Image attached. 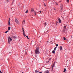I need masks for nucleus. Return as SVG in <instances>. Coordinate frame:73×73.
Here are the masks:
<instances>
[{
    "instance_id": "obj_1",
    "label": "nucleus",
    "mask_w": 73,
    "mask_h": 73,
    "mask_svg": "<svg viewBox=\"0 0 73 73\" xmlns=\"http://www.w3.org/2000/svg\"><path fill=\"white\" fill-rule=\"evenodd\" d=\"M35 53L36 54H39L40 53V52L38 50V47L36 48V49L35 50Z\"/></svg>"
},
{
    "instance_id": "obj_2",
    "label": "nucleus",
    "mask_w": 73,
    "mask_h": 73,
    "mask_svg": "<svg viewBox=\"0 0 73 73\" xmlns=\"http://www.w3.org/2000/svg\"><path fill=\"white\" fill-rule=\"evenodd\" d=\"M8 40L9 44H10V41H12V39L11 38L10 36H9V37L8 38Z\"/></svg>"
},
{
    "instance_id": "obj_3",
    "label": "nucleus",
    "mask_w": 73,
    "mask_h": 73,
    "mask_svg": "<svg viewBox=\"0 0 73 73\" xmlns=\"http://www.w3.org/2000/svg\"><path fill=\"white\" fill-rule=\"evenodd\" d=\"M63 9V5H61L60 6V11H62Z\"/></svg>"
},
{
    "instance_id": "obj_4",
    "label": "nucleus",
    "mask_w": 73,
    "mask_h": 73,
    "mask_svg": "<svg viewBox=\"0 0 73 73\" xmlns=\"http://www.w3.org/2000/svg\"><path fill=\"white\" fill-rule=\"evenodd\" d=\"M15 22L16 23H17V24H19V21H18V20H17V19L15 18Z\"/></svg>"
},
{
    "instance_id": "obj_5",
    "label": "nucleus",
    "mask_w": 73,
    "mask_h": 73,
    "mask_svg": "<svg viewBox=\"0 0 73 73\" xmlns=\"http://www.w3.org/2000/svg\"><path fill=\"white\" fill-rule=\"evenodd\" d=\"M58 19L59 22L60 23H61V20L60 19L59 17H58Z\"/></svg>"
},
{
    "instance_id": "obj_6",
    "label": "nucleus",
    "mask_w": 73,
    "mask_h": 73,
    "mask_svg": "<svg viewBox=\"0 0 73 73\" xmlns=\"http://www.w3.org/2000/svg\"><path fill=\"white\" fill-rule=\"evenodd\" d=\"M60 50H62V46H60Z\"/></svg>"
},
{
    "instance_id": "obj_7",
    "label": "nucleus",
    "mask_w": 73,
    "mask_h": 73,
    "mask_svg": "<svg viewBox=\"0 0 73 73\" xmlns=\"http://www.w3.org/2000/svg\"><path fill=\"white\" fill-rule=\"evenodd\" d=\"M56 63H55V62H54V63L53 64V65H52V68H53L54 67V66H55V64Z\"/></svg>"
},
{
    "instance_id": "obj_8",
    "label": "nucleus",
    "mask_w": 73,
    "mask_h": 73,
    "mask_svg": "<svg viewBox=\"0 0 73 73\" xmlns=\"http://www.w3.org/2000/svg\"><path fill=\"white\" fill-rule=\"evenodd\" d=\"M23 35L24 37H25V36H26V35H25V32H24V33H23Z\"/></svg>"
},
{
    "instance_id": "obj_9",
    "label": "nucleus",
    "mask_w": 73,
    "mask_h": 73,
    "mask_svg": "<svg viewBox=\"0 0 73 73\" xmlns=\"http://www.w3.org/2000/svg\"><path fill=\"white\" fill-rule=\"evenodd\" d=\"M44 73H49V71L48 70L46 71Z\"/></svg>"
},
{
    "instance_id": "obj_10",
    "label": "nucleus",
    "mask_w": 73,
    "mask_h": 73,
    "mask_svg": "<svg viewBox=\"0 0 73 73\" xmlns=\"http://www.w3.org/2000/svg\"><path fill=\"white\" fill-rule=\"evenodd\" d=\"M66 26H64V29H66Z\"/></svg>"
},
{
    "instance_id": "obj_11",
    "label": "nucleus",
    "mask_w": 73,
    "mask_h": 73,
    "mask_svg": "<svg viewBox=\"0 0 73 73\" xmlns=\"http://www.w3.org/2000/svg\"><path fill=\"white\" fill-rule=\"evenodd\" d=\"M66 68H65L64 69V71H63V72H65L66 71Z\"/></svg>"
},
{
    "instance_id": "obj_12",
    "label": "nucleus",
    "mask_w": 73,
    "mask_h": 73,
    "mask_svg": "<svg viewBox=\"0 0 73 73\" xmlns=\"http://www.w3.org/2000/svg\"><path fill=\"white\" fill-rule=\"evenodd\" d=\"M55 50H53L52 52V53H55V51H54Z\"/></svg>"
},
{
    "instance_id": "obj_13",
    "label": "nucleus",
    "mask_w": 73,
    "mask_h": 73,
    "mask_svg": "<svg viewBox=\"0 0 73 73\" xmlns=\"http://www.w3.org/2000/svg\"><path fill=\"white\" fill-rule=\"evenodd\" d=\"M25 23V21L24 20H23L22 24H24Z\"/></svg>"
},
{
    "instance_id": "obj_14",
    "label": "nucleus",
    "mask_w": 73,
    "mask_h": 73,
    "mask_svg": "<svg viewBox=\"0 0 73 73\" xmlns=\"http://www.w3.org/2000/svg\"><path fill=\"white\" fill-rule=\"evenodd\" d=\"M57 48V47H56L54 48V50H56V48Z\"/></svg>"
},
{
    "instance_id": "obj_15",
    "label": "nucleus",
    "mask_w": 73,
    "mask_h": 73,
    "mask_svg": "<svg viewBox=\"0 0 73 73\" xmlns=\"http://www.w3.org/2000/svg\"><path fill=\"white\" fill-rule=\"evenodd\" d=\"M8 30L9 31V30H10V29H11V27H8Z\"/></svg>"
},
{
    "instance_id": "obj_16",
    "label": "nucleus",
    "mask_w": 73,
    "mask_h": 73,
    "mask_svg": "<svg viewBox=\"0 0 73 73\" xmlns=\"http://www.w3.org/2000/svg\"><path fill=\"white\" fill-rule=\"evenodd\" d=\"M28 10H27L25 12L26 13H28Z\"/></svg>"
},
{
    "instance_id": "obj_17",
    "label": "nucleus",
    "mask_w": 73,
    "mask_h": 73,
    "mask_svg": "<svg viewBox=\"0 0 73 73\" xmlns=\"http://www.w3.org/2000/svg\"><path fill=\"white\" fill-rule=\"evenodd\" d=\"M8 25H10V21H9L8 22Z\"/></svg>"
},
{
    "instance_id": "obj_18",
    "label": "nucleus",
    "mask_w": 73,
    "mask_h": 73,
    "mask_svg": "<svg viewBox=\"0 0 73 73\" xmlns=\"http://www.w3.org/2000/svg\"><path fill=\"white\" fill-rule=\"evenodd\" d=\"M26 37L27 39H28V40H29V38L28 36H26Z\"/></svg>"
},
{
    "instance_id": "obj_19",
    "label": "nucleus",
    "mask_w": 73,
    "mask_h": 73,
    "mask_svg": "<svg viewBox=\"0 0 73 73\" xmlns=\"http://www.w3.org/2000/svg\"><path fill=\"white\" fill-rule=\"evenodd\" d=\"M57 24H58V22H56V25H57Z\"/></svg>"
},
{
    "instance_id": "obj_20",
    "label": "nucleus",
    "mask_w": 73,
    "mask_h": 73,
    "mask_svg": "<svg viewBox=\"0 0 73 73\" xmlns=\"http://www.w3.org/2000/svg\"><path fill=\"white\" fill-rule=\"evenodd\" d=\"M31 12H33V9H31Z\"/></svg>"
},
{
    "instance_id": "obj_21",
    "label": "nucleus",
    "mask_w": 73,
    "mask_h": 73,
    "mask_svg": "<svg viewBox=\"0 0 73 73\" xmlns=\"http://www.w3.org/2000/svg\"><path fill=\"white\" fill-rule=\"evenodd\" d=\"M63 38L64 40H66V38H65V37H64Z\"/></svg>"
},
{
    "instance_id": "obj_22",
    "label": "nucleus",
    "mask_w": 73,
    "mask_h": 73,
    "mask_svg": "<svg viewBox=\"0 0 73 73\" xmlns=\"http://www.w3.org/2000/svg\"><path fill=\"white\" fill-rule=\"evenodd\" d=\"M35 71L36 73H38V71H37V70H35Z\"/></svg>"
},
{
    "instance_id": "obj_23",
    "label": "nucleus",
    "mask_w": 73,
    "mask_h": 73,
    "mask_svg": "<svg viewBox=\"0 0 73 73\" xmlns=\"http://www.w3.org/2000/svg\"><path fill=\"white\" fill-rule=\"evenodd\" d=\"M6 1L7 3H8V2H9V0H6Z\"/></svg>"
},
{
    "instance_id": "obj_24",
    "label": "nucleus",
    "mask_w": 73,
    "mask_h": 73,
    "mask_svg": "<svg viewBox=\"0 0 73 73\" xmlns=\"http://www.w3.org/2000/svg\"><path fill=\"white\" fill-rule=\"evenodd\" d=\"M67 3H69V0H67Z\"/></svg>"
},
{
    "instance_id": "obj_25",
    "label": "nucleus",
    "mask_w": 73,
    "mask_h": 73,
    "mask_svg": "<svg viewBox=\"0 0 73 73\" xmlns=\"http://www.w3.org/2000/svg\"><path fill=\"white\" fill-rule=\"evenodd\" d=\"M46 25H47L46 23V22H45L44 23V25H45V26H46Z\"/></svg>"
},
{
    "instance_id": "obj_26",
    "label": "nucleus",
    "mask_w": 73,
    "mask_h": 73,
    "mask_svg": "<svg viewBox=\"0 0 73 73\" xmlns=\"http://www.w3.org/2000/svg\"><path fill=\"white\" fill-rule=\"evenodd\" d=\"M23 33H24L25 32L24 31V29H23Z\"/></svg>"
},
{
    "instance_id": "obj_27",
    "label": "nucleus",
    "mask_w": 73,
    "mask_h": 73,
    "mask_svg": "<svg viewBox=\"0 0 73 73\" xmlns=\"http://www.w3.org/2000/svg\"><path fill=\"white\" fill-rule=\"evenodd\" d=\"M10 20H11V18H9V21H10Z\"/></svg>"
},
{
    "instance_id": "obj_28",
    "label": "nucleus",
    "mask_w": 73,
    "mask_h": 73,
    "mask_svg": "<svg viewBox=\"0 0 73 73\" xmlns=\"http://www.w3.org/2000/svg\"><path fill=\"white\" fill-rule=\"evenodd\" d=\"M56 46H58V44H56Z\"/></svg>"
},
{
    "instance_id": "obj_29",
    "label": "nucleus",
    "mask_w": 73,
    "mask_h": 73,
    "mask_svg": "<svg viewBox=\"0 0 73 73\" xmlns=\"http://www.w3.org/2000/svg\"><path fill=\"white\" fill-rule=\"evenodd\" d=\"M53 67L52 66V70H53Z\"/></svg>"
},
{
    "instance_id": "obj_30",
    "label": "nucleus",
    "mask_w": 73,
    "mask_h": 73,
    "mask_svg": "<svg viewBox=\"0 0 73 73\" xmlns=\"http://www.w3.org/2000/svg\"><path fill=\"white\" fill-rule=\"evenodd\" d=\"M44 6H46V5H45V4L44 3Z\"/></svg>"
},
{
    "instance_id": "obj_31",
    "label": "nucleus",
    "mask_w": 73,
    "mask_h": 73,
    "mask_svg": "<svg viewBox=\"0 0 73 73\" xmlns=\"http://www.w3.org/2000/svg\"><path fill=\"white\" fill-rule=\"evenodd\" d=\"M7 33V32L6 31L5 32V33Z\"/></svg>"
},
{
    "instance_id": "obj_32",
    "label": "nucleus",
    "mask_w": 73,
    "mask_h": 73,
    "mask_svg": "<svg viewBox=\"0 0 73 73\" xmlns=\"http://www.w3.org/2000/svg\"><path fill=\"white\" fill-rule=\"evenodd\" d=\"M0 73H2V72H1V70H0Z\"/></svg>"
},
{
    "instance_id": "obj_33",
    "label": "nucleus",
    "mask_w": 73,
    "mask_h": 73,
    "mask_svg": "<svg viewBox=\"0 0 73 73\" xmlns=\"http://www.w3.org/2000/svg\"><path fill=\"white\" fill-rule=\"evenodd\" d=\"M51 60V58H49V60Z\"/></svg>"
},
{
    "instance_id": "obj_34",
    "label": "nucleus",
    "mask_w": 73,
    "mask_h": 73,
    "mask_svg": "<svg viewBox=\"0 0 73 73\" xmlns=\"http://www.w3.org/2000/svg\"><path fill=\"white\" fill-rule=\"evenodd\" d=\"M56 5H58V4L57 3H56Z\"/></svg>"
},
{
    "instance_id": "obj_35",
    "label": "nucleus",
    "mask_w": 73,
    "mask_h": 73,
    "mask_svg": "<svg viewBox=\"0 0 73 73\" xmlns=\"http://www.w3.org/2000/svg\"><path fill=\"white\" fill-rule=\"evenodd\" d=\"M39 12H40V13H41V11H39Z\"/></svg>"
},
{
    "instance_id": "obj_36",
    "label": "nucleus",
    "mask_w": 73,
    "mask_h": 73,
    "mask_svg": "<svg viewBox=\"0 0 73 73\" xmlns=\"http://www.w3.org/2000/svg\"><path fill=\"white\" fill-rule=\"evenodd\" d=\"M13 37L14 38H15V36H13Z\"/></svg>"
},
{
    "instance_id": "obj_37",
    "label": "nucleus",
    "mask_w": 73,
    "mask_h": 73,
    "mask_svg": "<svg viewBox=\"0 0 73 73\" xmlns=\"http://www.w3.org/2000/svg\"><path fill=\"white\" fill-rule=\"evenodd\" d=\"M7 32H9V31H6Z\"/></svg>"
},
{
    "instance_id": "obj_38",
    "label": "nucleus",
    "mask_w": 73,
    "mask_h": 73,
    "mask_svg": "<svg viewBox=\"0 0 73 73\" xmlns=\"http://www.w3.org/2000/svg\"><path fill=\"white\" fill-rule=\"evenodd\" d=\"M22 29L23 30V29H23V27H22Z\"/></svg>"
},
{
    "instance_id": "obj_39",
    "label": "nucleus",
    "mask_w": 73,
    "mask_h": 73,
    "mask_svg": "<svg viewBox=\"0 0 73 73\" xmlns=\"http://www.w3.org/2000/svg\"><path fill=\"white\" fill-rule=\"evenodd\" d=\"M49 62V61H48V62Z\"/></svg>"
},
{
    "instance_id": "obj_40",
    "label": "nucleus",
    "mask_w": 73,
    "mask_h": 73,
    "mask_svg": "<svg viewBox=\"0 0 73 73\" xmlns=\"http://www.w3.org/2000/svg\"><path fill=\"white\" fill-rule=\"evenodd\" d=\"M54 10H56V9H54Z\"/></svg>"
},
{
    "instance_id": "obj_41",
    "label": "nucleus",
    "mask_w": 73,
    "mask_h": 73,
    "mask_svg": "<svg viewBox=\"0 0 73 73\" xmlns=\"http://www.w3.org/2000/svg\"><path fill=\"white\" fill-rule=\"evenodd\" d=\"M25 54H27V53L25 52Z\"/></svg>"
},
{
    "instance_id": "obj_42",
    "label": "nucleus",
    "mask_w": 73,
    "mask_h": 73,
    "mask_svg": "<svg viewBox=\"0 0 73 73\" xmlns=\"http://www.w3.org/2000/svg\"><path fill=\"white\" fill-rule=\"evenodd\" d=\"M9 53H11V52H9Z\"/></svg>"
},
{
    "instance_id": "obj_43",
    "label": "nucleus",
    "mask_w": 73,
    "mask_h": 73,
    "mask_svg": "<svg viewBox=\"0 0 73 73\" xmlns=\"http://www.w3.org/2000/svg\"><path fill=\"white\" fill-rule=\"evenodd\" d=\"M22 73H24V72H22Z\"/></svg>"
},
{
    "instance_id": "obj_44",
    "label": "nucleus",
    "mask_w": 73,
    "mask_h": 73,
    "mask_svg": "<svg viewBox=\"0 0 73 73\" xmlns=\"http://www.w3.org/2000/svg\"><path fill=\"white\" fill-rule=\"evenodd\" d=\"M47 42H49L48 41H47Z\"/></svg>"
},
{
    "instance_id": "obj_45",
    "label": "nucleus",
    "mask_w": 73,
    "mask_h": 73,
    "mask_svg": "<svg viewBox=\"0 0 73 73\" xmlns=\"http://www.w3.org/2000/svg\"><path fill=\"white\" fill-rule=\"evenodd\" d=\"M51 42H52V41H51Z\"/></svg>"
}]
</instances>
